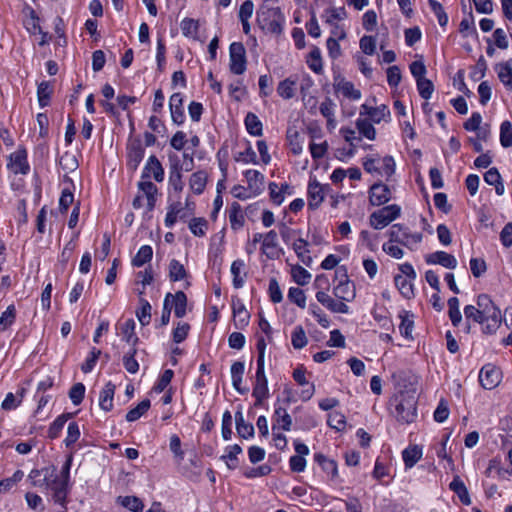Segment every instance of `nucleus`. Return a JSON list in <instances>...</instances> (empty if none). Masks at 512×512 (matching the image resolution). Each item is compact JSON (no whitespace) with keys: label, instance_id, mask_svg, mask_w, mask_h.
<instances>
[{"label":"nucleus","instance_id":"obj_1","mask_svg":"<svg viewBox=\"0 0 512 512\" xmlns=\"http://www.w3.org/2000/svg\"><path fill=\"white\" fill-rule=\"evenodd\" d=\"M395 417L402 424H410L417 417V397L415 391H401L392 400Z\"/></svg>","mask_w":512,"mask_h":512},{"label":"nucleus","instance_id":"obj_2","mask_svg":"<svg viewBox=\"0 0 512 512\" xmlns=\"http://www.w3.org/2000/svg\"><path fill=\"white\" fill-rule=\"evenodd\" d=\"M476 304L479 306L481 314L486 323L482 327L483 333L494 334L502 322L500 309L495 305L490 296L487 294L478 295Z\"/></svg>","mask_w":512,"mask_h":512},{"label":"nucleus","instance_id":"obj_3","mask_svg":"<svg viewBox=\"0 0 512 512\" xmlns=\"http://www.w3.org/2000/svg\"><path fill=\"white\" fill-rule=\"evenodd\" d=\"M44 486L51 492L53 501L65 508L66 498L68 495V481L58 475L57 467L49 465L45 467Z\"/></svg>","mask_w":512,"mask_h":512},{"label":"nucleus","instance_id":"obj_4","mask_svg":"<svg viewBox=\"0 0 512 512\" xmlns=\"http://www.w3.org/2000/svg\"><path fill=\"white\" fill-rule=\"evenodd\" d=\"M257 20L262 29L269 33L280 35L283 31L285 17L278 7L259 11Z\"/></svg>","mask_w":512,"mask_h":512},{"label":"nucleus","instance_id":"obj_5","mask_svg":"<svg viewBox=\"0 0 512 512\" xmlns=\"http://www.w3.org/2000/svg\"><path fill=\"white\" fill-rule=\"evenodd\" d=\"M400 211V207L396 204L382 207L371 214L370 224L375 229H382L399 217Z\"/></svg>","mask_w":512,"mask_h":512},{"label":"nucleus","instance_id":"obj_6","mask_svg":"<svg viewBox=\"0 0 512 512\" xmlns=\"http://www.w3.org/2000/svg\"><path fill=\"white\" fill-rule=\"evenodd\" d=\"M229 69L235 75H241L246 71V50L241 42H233L229 47Z\"/></svg>","mask_w":512,"mask_h":512},{"label":"nucleus","instance_id":"obj_7","mask_svg":"<svg viewBox=\"0 0 512 512\" xmlns=\"http://www.w3.org/2000/svg\"><path fill=\"white\" fill-rule=\"evenodd\" d=\"M390 242H396L409 248L411 244L417 245L422 241L421 233L411 234L408 229L400 224L393 225L389 230Z\"/></svg>","mask_w":512,"mask_h":512},{"label":"nucleus","instance_id":"obj_8","mask_svg":"<svg viewBox=\"0 0 512 512\" xmlns=\"http://www.w3.org/2000/svg\"><path fill=\"white\" fill-rule=\"evenodd\" d=\"M255 384L252 395L256 398L255 406H260L269 395L268 381L265 376L264 364H257Z\"/></svg>","mask_w":512,"mask_h":512},{"label":"nucleus","instance_id":"obj_9","mask_svg":"<svg viewBox=\"0 0 512 512\" xmlns=\"http://www.w3.org/2000/svg\"><path fill=\"white\" fill-rule=\"evenodd\" d=\"M501 381V371L492 364L484 365L479 373V382L484 389L491 390Z\"/></svg>","mask_w":512,"mask_h":512},{"label":"nucleus","instance_id":"obj_10","mask_svg":"<svg viewBox=\"0 0 512 512\" xmlns=\"http://www.w3.org/2000/svg\"><path fill=\"white\" fill-rule=\"evenodd\" d=\"M8 168L14 174L26 175L30 171V166L27 161V151L23 147H19L18 150L9 156Z\"/></svg>","mask_w":512,"mask_h":512},{"label":"nucleus","instance_id":"obj_11","mask_svg":"<svg viewBox=\"0 0 512 512\" xmlns=\"http://www.w3.org/2000/svg\"><path fill=\"white\" fill-rule=\"evenodd\" d=\"M142 179L153 177L155 181L162 182L164 180V168L155 155H151L142 171Z\"/></svg>","mask_w":512,"mask_h":512},{"label":"nucleus","instance_id":"obj_12","mask_svg":"<svg viewBox=\"0 0 512 512\" xmlns=\"http://www.w3.org/2000/svg\"><path fill=\"white\" fill-rule=\"evenodd\" d=\"M391 198L389 187L383 183H375L370 187L369 199L372 205L380 206L388 202Z\"/></svg>","mask_w":512,"mask_h":512},{"label":"nucleus","instance_id":"obj_13","mask_svg":"<svg viewBox=\"0 0 512 512\" xmlns=\"http://www.w3.org/2000/svg\"><path fill=\"white\" fill-rule=\"evenodd\" d=\"M169 109L172 121L176 125L183 124L185 120V114L183 109V97L181 93H174L171 95L169 100Z\"/></svg>","mask_w":512,"mask_h":512},{"label":"nucleus","instance_id":"obj_14","mask_svg":"<svg viewBox=\"0 0 512 512\" xmlns=\"http://www.w3.org/2000/svg\"><path fill=\"white\" fill-rule=\"evenodd\" d=\"M428 264H438L448 269H455L457 267V259L445 251H436L426 256Z\"/></svg>","mask_w":512,"mask_h":512},{"label":"nucleus","instance_id":"obj_15","mask_svg":"<svg viewBox=\"0 0 512 512\" xmlns=\"http://www.w3.org/2000/svg\"><path fill=\"white\" fill-rule=\"evenodd\" d=\"M333 87L338 98L342 97L344 99L352 100V83L347 81L339 72H334Z\"/></svg>","mask_w":512,"mask_h":512},{"label":"nucleus","instance_id":"obj_16","mask_svg":"<svg viewBox=\"0 0 512 512\" xmlns=\"http://www.w3.org/2000/svg\"><path fill=\"white\" fill-rule=\"evenodd\" d=\"M337 285L334 287V294L337 298L345 300L344 294L347 291L349 276L346 266H338L335 270V279Z\"/></svg>","mask_w":512,"mask_h":512},{"label":"nucleus","instance_id":"obj_17","mask_svg":"<svg viewBox=\"0 0 512 512\" xmlns=\"http://www.w3.org/2000/svg\"><path fill=\"white\" fill-rule=\"evenodd\" d=\"M145 149L139 140L134 141L128 147V167L135 171L144 158Z\"/></svg>","mask_w":512,"mask_h":512},{"label":"nucleus","instance_id":"obj_18","mask_svg":"<svg viewBox=\"0 0 512 512\" xmlns=\"http://www.w3.org/2000/svg\"><path fill=\"white\" fill-rule=\"evenodd\" d=\"M232 311L235 318V326L237 328L243 329L249 324L250 314L240 299H232Z\"/></svg>","mask_w":512,"mask_h":512},{"label":"nucleus","instance_id":"obj_19","mask_svg":"<svg viewBox=\"0 0 512 512\" xmlns=\"http://www.w3.org/2000/svg\"><path fill=\"white\" fill-rule=\"evenodd\" d=\"M324 200L323 186L316 179L310 180L308 184V206L316 209Z\"/></svg>","mask_w":512,"mask_h":512},{"label":"nucleus","instance_id":"obj_20","mask_svg":"<svg viewBox=\"0 0 512 512\" xmlns=\"http://www.w3.org/2000/svg\"><path fill=\"white\" fill-rule=\"evenodd\" d=\"M316 299L318 302H320L323 306H325L332 312L347 313L349 310V307L343 301L334 300L332 297H330L327 293L323 291H318L316 293Z\"/></svg>","mask_w":512,"mask_h":512},{"label":"nucleus","instance_id":"obj_21","mask_svg":"<svg viewBox=\"0 0 512 512\" xmlns=\"http://www.w3.org/2000/svg\"><path fill=\"white\" fill-rule=\"evenodd\" d=\"M244 176L253 195L261 194L264 188V175L258 170L249 169L244 172Z\"/></svg>","mask_w":512,"mask_h":512},{"label":"nucleus","instance_id":"obj_22","mask_svg":"<svg viewBox=\"0 0 512 512\" xmlns=\"http://www.w3.org/2000/svg\"><path fill=\"white\" fill-rule=\"evenodd\" d=\"M386 115H389V110L385 105L380 107H372L364 104L360 108V116H368V120L373 123H380Z\"/></svg>","mask_w":512,"mask_h":512},{"label":"nucleus","instance_id":"obj_23","mask_svg":"<svg viewBox=\"0 0 512 512\" xmlns=\"http://www.w3.org/2000/svg\"><path fill=\"white\" fill-rule=\"evenodd\" d=\"M116 386L112 382L105 384L99 395V406L102 410L108 412L113 408V398Z\"/></svg>","mask_w":512,"mask_h":512},{"label":"nucleus","instance_id":"obj_24","mask_svg":"<svg viewBox=\"0 0 512 512\" xmlns=\"http://www.w3.org/2000/svg\"><path fill=\"white\" fill-rule=\"evenodd\" d=\"M495 70L503 85L512 90V60L496 64Z\"/></svg>","mask_w":512,"mask_h":512},{"label":"nucleus","instance_id":"obj_25","mask_svg":"<svg viewBox=\"0 0 512 512\" xmlns=\"http://www.w3.org/2000/svg\"><path fill=\"white\" fill-rule=\"evenodd\" d=\"M406 468H412L422 457V448L418 445L409 446L402 452Z\"/></svg>","mask_w":512,"mask_h":512},{"label":"nucleus","instance_id":"obj_26","mask_svg":"<svg viewBox=\"0 0 512 512\" xmlns=\"http://www.w3.org/2000/svg\"><path fill=\"white\" fill-rule=\"evenodd\" d=\"M449 488L455 494H457V496L459 497L460 501L464 505H470L471 504V500H470V497H469L468 490H467L464 482L460 479L459 476H455L453 478L452 482L449 484Z\"/></svg>","mask_w":512,"mask_h":512},{"label":"nucleus","instance_id":"obj_27","mask_svg":"<svg viewBox=\"0 0 512 512\" xmlns=\"http://www.w3.org/2000/svg\"><path fill=\"white\" fill-rule=\"evenodd\" d=\"M413 279H409L404 277L403 275H396L394 277V282L399 292L406 299H411L414 296V289L412 281Z\"/></svg>","mask_w":512,"mask_h":512},{"label":"nucleus","instance_id":"obj_28","mask_svg":"<svg viewBox=\"0 0 512 512\" xmlns=\"http://www.w3.org/2000/svg\"><path fill=\"white\" fill-rule=\"evenodd\" d=\"M229 221L233 230H238L244 225L242 207L238 202H233L229 211Z\"/></svg>","mask_w":512,"mask_h":512},{"label":"nucleus","instance_id":"obj_29","mask_svg":"<svg viewBox=\"0 0 512 512\" xmlns=\"http://www.w3.org/2000/svg\"><path fill=\"white\" fill-rule=\"evenodd\" d=\"M245 126L249 134L253 136H261L263 133V125L258 116L249 112L245 117Z\"/></svg>","mask_w":512,"mask_h":512},{"label":"nucleus","instance_id":"obj_30","mask_svg":"<svg viewBox=\"0 0 512 512\" xmlns=\"http://www.w3.org/2000/svg\"><path fill=\"white\" fill-rule=\"evenodd\" d=\"M308 242L303 238H298L293 243V249L297 254L298 258L306 265L310 266L312 263V257L309 255V250L306 249Z\"/></svg>","mask_w":512,"mask_h":512},{"label":"nucleus","instance_id":"obj_31","mask_svg":"<svg viewBox=\"0 0 512 512\" xmlns=\"http://www.w3.org/2000/svg\"><path fill=\"white\" fill-rule=\"evenodd\" d=\"M72 416H73L72 413H65V414H62V415L58 416L51 423V425H50V427L48 429V437L50 439H56L60 435V433H61L65 423L67 422V420L70 419Z\"/></svg>","mask_w":512,"mask_h":512},{"label":"nucleus","instance_id":"obj_32","mask_svg":"<svg viewBox=\"0 0 512 512\" xmlns=\"http://www.w3.org/2000/svg\"><path fill=\"white\" fill-rule=\"evenodd\" d=\"M117 502L132 512H142L144 505L136 496H119Z\"/></svg>","mask_w":512,"mask_h":512},{"label":"nucleus","instance_id":"obj_33","mask_svg":"<svg viewBox=\"0 0 512 512\" xmlns=\"http://www.w3.org/2000/svg\"><path fill=\"white\" fill-rule=\"evenodd\" d=\"M152 256V247L149 245H143L140 247L137 254L132 259V265L135 267H142L143 265L151 261Z\"/></svg>","mask_w":512,"mask_h":512},{"label":"nucleus","instance_id":"obj_34","mask_svg":"<svg viewBox=\"0 0 512 512\" xmlns=\"http://www.w3.org/2000/svg\"><path fill=\"white\" fill-rule=\"evenodd\" d=\"M187 296L183 291H178L173 294V307L174 314L178 318L186 315Z\"/></svg>","mask_w":512,"mask_h":512},{"label":"nucleus","instance_id":"obj_35","mask_svg":"<svg viewBox=\"0 0 512 512\" xmlns=\"http://www.w3.org/2000/svg\"><path fill=\"white\" fill-rule=\"evenodd\" d=\"M295 85H296V80H293L291 78H286L285 80L281 81L278 84L277 93L283 99H286V100L291 99L295 96V89H294Z\"/></svg>","mask_w":512,"mask_h":512},{"label":"nucleus","instance_id":"obj_36","mask_svg":"<svg viewBox=\"0 0 512 512\" xmlns=\"http://www.w3.org/2000/svg\"><path fill=\"white\" fill-rule=\"evenodd\" d=\"M207 174L204 171H197L191 175L190 187L195 194H201L206 186Z\"/></svg>","mask_w":512,"mask_h":512},{"label":"nucleus","instance_id":"obj_37","mask_svg":"<svg viewBox=\"0 0 512 512\" xmlns=\"http://www.w3.org/2000/svg\"><path fill=\"white\" fill-rule=\"evenodd\" d=\"M274 418L281 426V429L284 431H290L292 426L291 416L288 414L286 408L282 406H278L275 408Z\"/></svg>","mask_w":512,"mask_h":512},{"label":"nucleus","instance_id":"obj_38","mask_svg":"<svg viewBox=\"0 0 512 512\" xmlns=\"http://www.w3.org/2000/svg\"><path fill=\"white\" fill-rule=\"evenodd\" d=\"M227 454L221 456L222 460H226L227 467L231 470L238 466L237 455L242 453V448L238 444L227 447Z\"/></svg>","mask_w":512,"mask_h":512},{"label":"nucleus","instance_id":"obj_39","mask_svg":"<svg viewBox=\"0 0 512 512\" xmlns=\"http://www.w3.org/2000/svg\"><path fill=\"white\" fill-rule=\"evenodd\" d=\"M151 402L149 399H144L135 408L129 410L126 414L128 422H134L144 415L150 408Z\"/></svg>","mask_w":512,"mask_h":512},{"label":"nucleus","instance_id":"obj_40","mask_svg":"<svg viewBox=\"0 0 512 512\" xmlns=\"http://www.w3.org/2000/svg\"><path fill=\"white\" fill-rule=\"evenodd\" d=\"M52 91V87L48 81H42L38 84L37 96L40 107L43 108L49 104Z\"/></svg>","mask_w":512,"mask_h":512},{"label":"nucleus","instance_id":"obj_41","mask_svg":"<svg viewBox=\"0 0 512 512\" xmlns=\"http://www.w3.org/2000/svg\"><path fill=\"white\" fill-rule=\"evenodd\" d=\"M356 127L359 131V134L366 137L369 140H374L376 137V130L371 121L368 119L359 118L356 121Z\"/></svg>","mask_w":512,"mask_h":512},{"label":"nucleus","instance_id":"obj_42","mask_svg":"<svg viewBox=\"0 0 512 512\" xmlns=\"http://www.w3.org/2000/svg\"><path fill=\"white\" fill-rule=\"evenodd\" d=\"M314 461L318 463L327 474H331L332 476L336 475L337 465L335 461L328 459L322 453H315Z\"/></svg>","mask_w":512,"mask_h":512},{"label":"nucleus","instance_id":"obj_43","mask_svg":"<svg viewBox=\"0 0 512 512\" xmlns=\"http://www.w3.org/2000/svg\"><path fill=\"white\" fill-rule=\"evenodd\" d=\"M187 273L184 266L176 259L171 260L169 264V278L176 282L184 279Z\"/></svg>","mask_w":512,"mask_h":512},{"label":"nucleus","instance_id":"obj_44","mask_svg":"<svg viewBox=\"0 0 512 512\" xmlns=\"http://www.w3.org/2000/svg\"><path fill=\"white\" fill-rule=\"evenodd\" d=\"M308 339L306 337V333L304 328L301 325H298L294 328L291 337L292 346L295 349H302L307 345Z\"/></svg>","mask_w":512,"mask_h":512},{"label":"nucleus","instance_id":"obj_45","mask_svg":"<svg viewBox=\"0 0 512 512\" xmlns=\"http://www.w3.org/2000/svg\"><path fill=\"white\" fill-rule=\"evenodd\" d=\"M307 64H308L309 68L312 71H314L315 73L320 74L322 72V70H323L322 59H321L320 50L317 47H314L310 51L308 59H307Z\"/></svg>","mask_w":512,"mask_h":512},{"label":"nucleus","instance_id":"obj_46","mask_svg":"<svg viewBox=\"0 0 512 512\" xmlns=\"http://www.w3.org/2000/svg\"><path fill=\"white\" fill-rule=\"evenodd\" d=\"M245 267V263L241 259L233 261L231 265V273L233 275V286L236 289L242 288L244 285V279L240 277V273Z\"/></svg>","mask_w":512,"mask_h":512},{"label":"nucleus","instance_id":"obj_47","mask_svg":"<svg viewBox=\"0 0 512 512\" xmlns=\"http://www.w3.org/2000/svg\"><path fill=\"white\" fill-rule=\"evenodd\" d=\"M141 308L136 312V316L141 323V325L146 326L150 323L151 320V305L150 303L144 299L140 298Z\"/></svg>","mask_w":512,"mask_h":512},{"label":"nucleus","instance_id":"obj_48","mask_svg":"<svg viewBox=\"0 0 512 512\" xmlns=\"http://www.w3.org/2000/svg\"><path fill=\"white\" fill-rule=\"evenodd\" d=\"M291 274L293 280L301 286L308 284L311 279V274L300 265L292 267Z\"/></svg>","mask_w":512,"mask_h":512},{"label":"nucleus","instance_id":"obj_49","mask_svg":"<svg viewBox=\"0 0 512 512\" xmlns=\"http://www.w3.org/2000/svg\"><path fill=\"white\" fill-rule=\"evenodd\" d=\"M500 143L504 148L512 146V124L510 121L506 120L500 126Z\"/></svg>","mask_w":512,"mask_h":512},{"label":"nucleus","instance_id":"obj_50","mask_svg":"<svg viewBox=\"0 0 512 512\" xmlns=\"http://www.w3.org/2000/svg\"><path fill=\"white\" fill-rule=\"evenodd\" d=\"M464 315L466 321L469 322L472 320L475 323L482 324L483 326L486 324L484 318L481 314V310L479 306L467 305L464 307Z\"/></svg>","mask_w":512,"mask_h":512},{"label":"nucleus","instance_id":"obj_51","mask_svg":"<svg viewBox=\"0 0 512 512\" xmlns=\"http://www.w3.org/2000/svg\"><path fill=\"white\" fill-rule=\"evenodd\" d=\"M416 84L419 95L425 100L430 99L434 91V84L432 81L427 78H423L418 79Z\"/></svg>","mask_w":512,"mask_h":512},{"label":"nucleus","instance_id":"obj_52","mask_svg":"<svg viewBox=\"0 0 512 512\" xmlns=\"http://www.w3.org/2000/svg\"><path fill=\"white\" fill-rule=\"evenodd\" d=\"M16 319V309L14 305H9L0 316V330H6Z\"/></svg>","mask_w":512,"mask_h":512},{"label":"nucleus","instance_id":"obj_53","mask_svg":"<svg viewBox=\"0 0 512 512\" xmlns=\"http://www.w3.org/2000/svg\"><path fill=\"white\" fill-rule=\"evenodd\" d=\"M208 222L205 218H192L189 222V229L192 234L198 237H202L206 233Z\"/></svg>","mask_w":512,"mask_h":512},{"label":"nucleus","instance_id":"obj_54","mask_svg":"<svg viewBox=\"0 0 512 512\" xmlns=\"http://www.w3.org/2000/svg\"><path fill=\"white\" fill-rule=\"evenodd\" d=\"M136 352L137 350L135 348H132L123 357V365L125 369L131 374H135L139 370V364L135 359Z\"/></svg>","mask_w":512,"mask_h":512},{"label":"nucleus","instance_id":"obj_55","mask_svg":"<svg viewBox=\"0 0 512 512\" xmlns=\"http://www.w3.org/2000/svg\"><path fill=\"white\" fill-rule=\"evenodd\" d=\"M401 324L399 326V330L402 336L407 339H412V330L414 326V321L412 319V315L405 313V315H401Z\"/></svg>","mask_w":512,"mask_h":512},{"label":"nucleus","instance_id":"obj_56","mask_svg":"<svg viewBox=\"0 0 512 512\" xmlns=\"http://www.w3.org/2000/svg\"><path fill=\"white\" fill-rule=\"evenodd\" d=\"M101 350L97 349V348H92V350L90 351V354L89 356L87 357V359L85 360V362L81 365V370L83 373H89L91 372L96 363H97V360L99 359L100 355H101Z\"/></svg>","mask_w":512,"mask_h":512},{"label":"nucleus","instance_id":"obj_57","mask_svg":"<svg viewBox=\"0 0 512 512\" xmlns=\"http://www.w3.org/2000/svg\"><path fill=\"white\" fill-rule=\"evenodd\" d=\"M288 299L300 308H305L306 306V296L300 288L291 287L288 291Z\"/></svg>","mask_w":512,"mask_h":512},{"label":"nucleus","instance_id":"obj_58","mask_svg":"<svg viewBox=\"0 0 512 512\" xmlns=\"http://www.w3.org/2000/svg\"><path fill=\"white\" fill-rule=\"evenodd\" d=\"M59 165L65 171H74L78 168V161L74 155L65 152L59 159Z\"/></svg>","mask_w":512,"mask_h":512},{"label":"nucleus","instance_id":"obj_59","mask_svg":"<svg viewBox=\"0 0 512 512\" xmlns=\"http://www.w3.org/2000/svg\"><path fill=\"white\" fill-rule=\"evenodd\" d=\"M326 13V22L332 24L335 20H343L348 17V13L344 7H334L327 9Z\"/></svg>","mask_w":512,"mask_h":512},{"label":"nucleus","instance_id":"obj_60","mask_svg":"<svg viewBox=\"0 0 512 512\" xmlns=\"http://www.w3.org/2000/svg\"><path fill=\"white\" fill-rule=\"evenodd\" d=\"M85 395V386L83 383L74 384L69 391V398L74 405H79Z\"/></svg>","mask_w":512,"mask_h":512},{"label":"nucleus","instance_id":"obj_61","mask_svg":"<svg viewBox=\"0 0 512 512\" xmlns=\"http://www.w3.org/2000/svg\"><path fill=\"white\" fill-rule=\"evenodd\" d=\"M80 437L79 426L76 422H71L68 425L67 436L64 440L66 447H71Z\"/></svg>","mask_w":512,"mask_h":512},{"label":"nucleus","instance_id":"obj_62","mask_svg":"<svg viewBox=\"0 0 512 512\" xmlns=\"http://www.w3.org/2000/svg\"><path fill=\"white\" fill-rule=\"evenodd\" d=\"M327 423L331 428L341 431L346 424L345 416L339 412H331L328 415Z\"/></svg>","mask_w":512,"mask_h":512},{"label":"nucleus","instance_id":"obj_63","mask_svg":"<svg viewBox=\"0 0 512 512\" xmlns=\"http://www.w3.org/2000/svg\"><path fill=\"white\" fill-rule=\"evenodd\" d=\"M182 34L186 37L193 36L198 31V22L192 18H184L180 24Z\"/></svg>","mask_w":512,"mask_h":512},{"label":"nucleus","instance_id":"obj_64","mask_svg":"<svg viewBox=\"0 0 512 512\" xmlns=\"http://www.w3.org/2000/svg\"><path fill=\"white\" fill-rule=\"evenodd\" d=\"M470 269L474 277H481L487 270V265L484 259L482 258H471L470 259Z\"/></svg>","mask_w":512,"mask_h":512}]
</instances>
